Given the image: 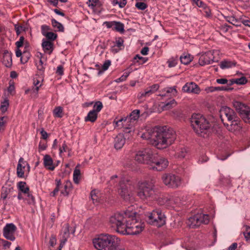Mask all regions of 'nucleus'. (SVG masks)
<instances>
[{"label": "nucleus", "instance_id": "15", "mask_svg": "<svg viewBox=\"0 0 250 250\" xmlns=\"http://www.w3.org/2000/svg\"><path fill=\"white\" fill-rule=\"evenodd\" d=\"M16 229L17 227L13 223L7 224L3 228V235L6 239L13 241L15 239L14 234Z\"/></svg>", "mask_w": 250, "mask_h": 250}, {"label": "nucleus", "instance_id": "33", "mask_svg": "<svg viewBox=\"0 0 250 250\" xmlns=\"http://www.w3.org/2000/svg\"><path fill=\"white\" fill-rule=\"evenodd\" d=\"M226 20L229 22L231 24L236 26H239L241 25L242 23L241 19H236L233 16L227 17L226 18Z\"/></svg>", "mask_w": 250, "mask_h": 250}, {"label": "nucleus", "instance_id": "43", "mask_svg": "<svg viewBox=\"0 0 250 250\" xmlns=\"http://www.w3.org/2000/svg\"><path fill=\"white\" fill-rule=\"evenodd\" d=\"M53 114L55 117L62 118L63 116V109L61 106H57L53 110Z\"/></svg>", "mask_w": 250, "mask_h": 250}, {"label": "nucleus", "instance_id": "39", "mask_svg": "<svg viewBox=\"0 0 250 250\" xmlns=\"http://www.w3.org/2000/svg\"><path fill=\"white\" fill-rule=\"evenodd\" d=\"M247 82V79H230L228 84L231 85L234 83H236L238 85H242L246 83Z\"/></svg>", "mask_w": 250, "mask_h": 250}, {"label": "nucleus", "instance_id": "8", "mask_svg": "<svg viewBox=\"0 0 250 250\" xmlns=\"http://www.w3.org/2000/svg\"><path fill=\"white\" fill-rule=\"evenodd\" d=\"M147 222L152 225L160 227L166 223V216L161 210L156 209L146 214Z\"/></svg>", "mask_w": 250, "mask_h": 250}, {"label": "nucleus", "instance_id": "63", "mask_svg": "<svg viewBox=\"0 0 250 250\" xmlns=\"http://www.w3.org/2000/svg\"><path fill=\"white\" fill-rule=\"evenodd\" d=\"M15 28L16 30V33L18 35H20L21 32L23 30V27L21 26H19L17 24L15 25Z\"/></svg>", "mask_w": 250, "mask_h": 250}, {"label": "nucleus", "instance_id": "42", "mask_svg": "<svg viewBox=\"0 0 250 250\" xmlns=\"http://www.w3.org/2000/svg\"><path fill=\"white\" fill-rule=\"evenodd\" d=\"M123 121L124 122V123L126 122V124H127L128 123L127 118H125V119L121 118V119L118 120V121L114 120L113 123L116 124V126L119 127L121 125L123 128H124L123 125L124 126V127L125 126H129V125H132L133 126V125H131V124H129L128 125L124 124L123 123Z\"/></svg>", "mask_w": 250, "mask_h": 250}, {"label": "nucleus", "instance_id": "62", "mask_svg": "<svg viewBox=\"0 0 250 250\" xmlns=\"http://www.w3.org/2000/svg\"><path fill=\"white\" fill-rule=\"evenodd\" d=\"M67 148V146L66 144H65V142H63L62 146L60 147V148H59L60 153L61 154L63 152H65L66 151Z\"/></svg>", "mask_w": 250, "mask_h": 250}, {"label": "nucleus", "instance_id": "22", "mask_svg": "<svg viewBox=\"0 0 250 250\" xmlns=\"http://www.w3.org/2000/svg\"><path fill=\"white\" fill-rule=\"evenodd\" d=\"M43 165L44 167L50 170H53L56 166L53 164L52 158L49 155L46 154L43 157Z\"/></svg>", "mask_w": 250, "mask_h": 250}, {"label": "nucleus", "instance_id": "37", "mask_svg": "<svg viewBox=\"0 0 250 250\" xmlns=\"http://www.w3.org/2000/svg\"><path fill=\"white\" fill-rule=\"evenodd\" d=\"M113 30L123 33L125 32L124 24L121 22L115 21Z\"/></svg>", "mask_w": 250, "mask_h": 250}, {"label": "nucleus", "instance_id": "53", "mask_svg": "<svg viewBox=\"0 0 250 250\" xmlns=\"http://www.w3.org/2000/svg\"><path fill=\"white\" fill-rule=\"evenodd\" d=\"M9 85L7 88V91L9 93L12 94V93L15 91L14 82L11 79L9 81Z\"/></svg>", "mask_w": 250, "mask_h": 250}, {"label": "nucleus", "instance_id": "19", "mask_svg": "<svg viewBox=\"0 0 250 250\" xmlns=\"http://www.w3.org/2000/svg\"><path fill=\"white\" fill-rule=\"evenodd\" d=\"M154 200H156L158 204L161 206L166 205L167 206H171L172 202L174 201L173 199H170L168 196L164 195L159 196L158 194L157 199Z\"/></svg>", "mask_w": 250, "mask_h": 250}, {"label": "nucleus", "instance_id": "24", "mask_svg": "<svg viewBox=\"0 0 250 250\" xmlns=\"http://www.w3.org/2000/svg\"><path fill=\"white\" fill-rule=\"evenodd\" d=\"M236 62L235 61H231L229 60H225L221 61L219 65L222 69H228L235 66Z\"/></svg>", "mask_w": 250, "mask_h": 250}, {"label": "nucleus", "instance_id": "9", "mask_svg": "<svg viewBox=\"0 0 250 250\" xmlns=\"http://www.w3.org/2000/svg\"><path fill=\"white\" fill-rule=\"evenodd\" d=\"M119 186V194L125 201L131 202L133 200L134 198L130 191L131 184L129 181L122 177L120 180Z\"/></svg>", "mask_w": 250, "mask_h": 250}, {"label": "nucleus", "instance_id": "35", "mask_svg": "<svg viewBox=\"0 0 250 250\" xmlns=\"http://www.w3.org/2000/svg\"><path fill=\"white\" fill-rule=\"evenodd\" d=\"M44 67L43 66V63L42 61L41 60L39 62V63L37 65V76L39 77H44Z\"/></svg>", "mask_w": 250, "mask_h": 250}, {"label": "nucleus", "instance_id": "55", "mask_svg": "<svg viewBox=\"0 0 250 250\" xmlns=\"http://www.w3.org/2000/svg\"><path fill=\"white\" fill-rule=\"evenodd\" d=\"M50 30V28L49 26L47 25H42L41 26V31L43 36L46 35V33H47L48 31Z\"/></svg>", "mask_w": 250, "mask_h": 250}, {"label": "nucleus", "instance_id": "57", "mask_svg": "<svg viewBox=\"0 0 250 250\" xmlns=\"http://www.w3.org/2000/svg\"><path fill=\"white\" fill-rule=\"evenodd\" d=\"M6 117H2L0 118V130H3L4 129L6 121L5 119Z\"/></svg>", "mask_w": 250, "mask_h": 250}, {"label": "nucleus", "instance_id": "59", "mask_svg": "<svg viewBox=\"0 0 250 250\" xmlns=\"http://www.w3.org/2000/svg\"><path fill=\"white\" fill-rule=\"evenodd\" d=\"M111 65V61L110 60H106L103 66H102V69L103 70H106L108 67H109V66Z\"/></svg>", "mask_w": 250, "mask_h": 250}, {"label": "nucleus", "instance_id": "25", "mask_svg": "<svg viewBox=\"0 0 250 250\" xmlns=\"http://www.w3.org/2000/svg\"><path fill=\"white\" fill-rule=\"evenodd\" d=\"M16 55L17 57H21V61L23 63L26 62L30 57L29 53L28 52L23 51L22 53L21 50L18 48L16 51Z\"/></svg>", "mask_w": 250, "mask_h": 250}, {"label": "nucleus", "instance_id": "7", "mask_svg": "<svg viewBox=\"0 0 250 250\" xmlns=\"http://www.w3.org/2000/svg\"><path fill=\"white\" fill-rule=\"evenodd\" d=\"M124 134H119L114 139V147L116 149H121L125 143V140L131 139L134 132V127L132 125L129 126L123 125Z\"/></svg>", "mask_w": 250, "mask_h": 250}, {"label": "nucleus", "instance_id": "21", "mask_svg": "<svg viewBox=\"0 0 250 250\" xmlns=\"http://www.w3.org/2000/svg\"><path fill=\"white\" fill-rule=\"evenodd\" d=\"M25 164L28 166V170L30 169V166L26 162H24L22 158H20L17 168V176L19 177L22 178L24 176V171L23 169L25 168V166H23L22 164Z\"/></svg>", "mask_w": 250, "mask_h": 250}, {"label": "nucleus", "instance_id": "13", "mask_svg": "<svg viewBox=\"0 0 250 250\" xmlns=\"http://www.w3.org/2000/svg\"><path fill=\"white\" fill-rule=\"evenodd\" d=\"M152 164L149 167L150 169L157 171H162L165 169L168 166V161L164 157H157L155 155L152 159Z\"/></svg>", "mask_w": 250, "mask_h": 250}, {"label": "nucleus", "instance_id": "45", "mask_svg": "<svg viewBox=\"0 0 250 250\" xmlns=\"http://www.w3.org/2000/svg\"><path fill=\"white\" fill-rule=\"evenodd\" d=\"M81 171L79 169L75 168L73 172V181L74 182L78 184L79 182V177L80 176Z\"/></svg>", "mask_w": 250, "mask_h": 250}, {"label": "nucleus", "instance_id": "54", "mask_svg": "<svg viewBox=\"0 0 250 250\" xmlns=\"http://www.w3.org/2000/svg\"><path fill=\"white\" fill-rule=\"evenodd\" d=\"M243 233L246 241L250 242V227H247Z\"/></svg>", "mask_w": 250, "mask_h": 250}, {"label": "nucleus", "instance_id": "52", "mask_svg": "<svg viewBox=\"0 0 250 250\" xmlns=\"http://www.w3.org/2000/svg\"><path fill=\"white\" fill-rule=\"evenodd\" d=\"M135 6L139 10H144L147 7V5L145 2H137L135 4Z\"/></svg>", "mask_w": 250, "mask_h": 250}, {"label": "nucleus", "instance_id": "18", "mask_svg": "<svg viewBox=\"0 0 250 250\" xmlns=\"http://www.w3.org/2000/svg\"><path fill=\"white\" fill-rule=\"evenodd\" d=\"M1 62L6 67H10L12 64V53L7 50H4L2 54Z\"/></svg>", "mask_w": 250, "mask_h": 250}, {"label": "nucleus", "instance_id": "49", "mask_svg": "<svg viewBox=\"0 0 250 250\" xmlns=\"http://www.w3.org/2000/svg\"><path fill=\"white\" fill-rule=\"evenodd\" d=\"M191 1L193 4H196L199 7L203 8L204 9H206L207 7L206 4L201 0H191Z\"/></svg>", "mask_w": 250, "mask_h": 250}, {"label": "nucleus", "instance_id": "61", "mask_svg": "<svg viewBox=\"0 0 250 250\" xmlns=\"http://www.w3.org/2000/svg\"><path fill=\"white\" fill-rule=\"evenodd\" d=\"M99 0H88V1L87 2V4L88 5V6L93 8L96 5V3Z\"/></svg>", "mask_w": 250, "mask_h": 250}, {"label": "nucleus", "instance_id": "48", "mask_svg": "<svg viewBox=\"0 0 250 250\" xmlns=\"http://www.w3.org/2000/svg\"><path fill=\"white\" fill-rule=\"evenodd\" d=\"M44 36L52 42V41H54L56 39L57 35L53 32H49L46 33V35Z\"/></svg>", "mask_w": 250, "mask_h": 250}, {"label": "nucleus", "instance_id": "31", "mask_svg": "<svg viewBox=\"0 0 250 250\" xmlns=\"http://www.w3.org/2000/svg\"><path fill=\"white\" fill-rule=\"evenodd\" d=\"M72 184L71 182L67 181H66L65 184L64 186V189L61 190V194L64 196H68L69 194L70 191L71 190Z\"/></svg>", "mask_w": 250, "mask_h": 250}, {"label": "nucleus", "instance_id": "11", "mask_svg": "<svg viewBox=\"0 0 250 250\" xmlns=\"http://www.w3.org/2000/svg\"><path fill=\"white\" fill-rule=\"evenodd\" d=\"M209 222L208 215L206 214L197 213L189 217L187 222L190 228H196L201 224H207Z\"/></svg>", "mask_w": 250, "mask_h": 250}, {"label": "nucleus", "instance_id": "41", "mask_svg": "<svg viewBox=\"0 0 250 250\" xmlns=\"http://www.w3.org/2000/svg\"><path fill=\"white\" fill-rule=\"evenodd\" d=\"M99 192L96 190H93L91 191L90 195L92 200L94 203H100V200L99 198Z\"/></svg>", "mask_w": 250, "mask_h": 250}, {"label": "nucleus", "instance_id": "56", "mask_svg": "<svg viewBox=\"0 0 250 250\" xmlns=\"http://www.w3.org/2000/svg\"><path fill=\"white\" fill-rule=\"evenodd\" d=\"M230 85L215 87L214 88L217 90H231L233 88L229 87Z\"/></svg>", "mask_w": 250, "mask_h": 250}, {"label": "nucleus", "instance_id": "20", "mask_svg": "<svg viewBox=\"0 0 250 250\" xmlns=\"http://www.w3.org/2000/svg\"><path fill=\"white\" fill-rule=\"evenodd\" d=\"M182 90L186 92L198 93L199 92V88L197 85L193 82L187 83L183 87Z\"/></svg>", "mask_w": 250, "mask_h": 250}, {"label": "nucleus", "instance_id": "6", "mask_svg": "<svg viewBox=\"0 0 250 250\" xmlns=\"http://www.w3.org/2000/svg\"><path fill=\"white\" fill-rule=\"evenodd\" d=\"M154 186L148 183H142L139 187L137 195L143 201H152L157 199V193L154 189Z\"/></svg>", "mask_w": 250, "mask_h": 250}, {"label": "nucleus", "instance_id": "64", "mask_svg": "<svg viewBox=\"0 0 250 250\" xmlns=\"http://www.w3.org/2000/svg\"><path fill=\"white\" fill-rule=\"evenodd\" d=\"M56 237L53 236V235H52L50 238V240H49V244H50V245L51 246V247H53L55 246V245L56 244Z\"/></svg>", "mask_w": 250, "mask_h": 250}, {"label": "nucleus", "instance_id": "27", "mask_svg": "<svg viewBox=\"0 0 250 250\" xmlns=\"http://www.w3.org/2000/svg\"><path fill=\"white\" fill-rule=\"evenodd\" d=\"M140 110L138 109L134 110L129 115V117H127L128 122H130V124L132 125V122L136 121L139 117Z\"/></svg>", "mask_w": 250, "mask_h": 250}, {"label": "nucleus", "instance_id": "58", "mask_svg": "<svg viewBox=\"0 0 250 250\" xmlns=\"http://www.w3.org/2000/svg\"><path fill=\"white\" fill-rule=\"evenodd\" d=\"M115 21H105L104 22V25L107 28H112L113 29Z\"/></svg>", "mask_w": 250, "mask_h": 250}, {"label": "nucleus", "instance_id": "5", "mask_svg": "<svg viewBox=\"0 0 250 250\" xmlns=\"http://www.w3.org/2000/svg\"><path fill=\"white\" fill-rule=\"evenodd\" d=\"M220 116L222 121H224L223 118L226 117L230 123V125H227V128L229 131L233 132L241 128L239 118L232 109L227 106L222 107L220 110Z\"/></svg>", "mask_w": 250, "mask_h": 250}, {"label": "nucleus", "instance_id": "17", "mask_svg": "<svg viewBox=\"0 0 250 250\" xmlns=\"http://www.w3.org/2000/svg\"><path fill=\"white\" fill-rule=\"evenodd\" d=\"M74 232L75 229L73 228H70L67 224H64L62 228L61 234V245L63 246L69 237L70 233H74Z\"/></svg>", "mask_w": 250, "mask_h": 250}, {"label": "nucleus", "instance_id": "3", "mask_svg": "<svg viewBox=\"0 0 250 250\" xmlns=\"http://www.w3.org/2000/svg\"><path fill=\"white\" fill-rule=\"evenodd\" d=\"M190 123L198 135L204 138L208 136L210 132L211 125L204 116L200 114H193L190 118Z\"/></svg>", "mask_w": 250, "mask_h": 250}, {"label": "nucleus", "instance_id": "51", "mask_svg": "<svg viewBox=\"0 0 250 250\" xmlns=\"http://www.w3.org/2000/svg\"><path fill=\"white\" fill-rule=\"evenodd\" d=\"M176 104V102L174 99L171 100L169 102H166L163 106L166 109H169Z\"/></svg>", "mask_w": 250, "mask_h": 250}, {"label": "nucleus", "instance_id": "32", "mask_svg": "<svg viewBox=\"0 0 250 250\" xmlns=\"http://www.w3.org/2000/svg\"><path fill=\"white\" fill-rule=\"evenodd\" d=\"M97 118V113L94 110L90 111L87 115L85 117V121L94 122Z\"/></svg>", "mask_w": 250, "mask_h": 250}, {"label": "nucleus", "instance_id": "10", "mask_svg": "<svg viewBox=\"0 0 250 250\" xmlns=\"http://www.w3.org/2000/svg\"><path fill=\"white\" fill-rule=\"evenodd\" d=\"M152 150L149 148H145L137 151L135 154V160L139 163L147 165L149 167L152 164L154 156Z\"/></svg>", "mask_w": 250, "mask_h": 250}, {"label": "nucleus", "instance_id": "36", "mask_svg": "<svg viewBox=\"0 0 250 250\" xmlns=\"http://www.w3.org/2000/svg\"><path fill=\"white\" fill-rule=\"evenodd\" d=\"M154 92L150 88L148 87L144 92H140L138 95V98L139 99H142L145 97H149Z\"/></svg>", "mask_w": 250, "mask_h": 250}, {"label": "nucleus", "instance_id": "14", "mask_svg": "<svg viewBox=\"0 0 250 250\" xmlns=\"http://www.w3.org/2000/svg\"><path fill=\"white\" fill-rule=\"evenodd\" d=\"M214 50L209 51L198 55V62L200 65L205 66L217 61L214 56Z\"/></svg>", "mask_w": 250, "mask_h": 250}, {"label": "nucleus", "instance_id": "47", "mask_svg": "<svg viewBox=\"0 0 250 250\" xmlns=\"http://www.w3.org/2000/svg\"><path fill=\"white\" fill-rule=\"evenodd\" d=\"M103 108V104L101 102L98 101L95 103L93 106V109L92 110H94L95 112H96L98 113L100 112Z\"/></svg>", "mask_w": 250, "mask_h": 250}, {"label": "nucleus", "instance_id": "28", "mask_svg": "<svg viewBox=\"0 0 250 250\" xmlns=\"http://www.w3.org/2000/svg\"><path fill=\"white\" fill-rule=\"evenodd\" d=\"M40 82L38 79H36V80L34 79L33 84L34 86L31 89H28L25 90V93L27 94L29 91H31L33 93L37 94L40 87L42 85V83L40 84Z\"/></svg>", "mask_w": 250, "mask_h": 250}, {"label": "nucleus", "instance_id": "12", "mask_svg": "<svg viewBox=\"0 0 250 250\" xmlns=\"http://www.w3.org/2000/svg\"><path fill=\"white\" fill-rule=\"evenodd\" d=\"M163 183L168 188H177L181 185L180 178L174 174L165 173L162 176Z\"/></svg>", "mask_w": 250, "mask_h": 250}, {"label": "nucleus", "instance_id": "2", "mask_svg": "<svg viewBox=\"0 0 250 250\" xmlns=\"http://www.w3.org/2000/svg\"><path fill=\"white\" fill-rule=\"evenodd\" d=\"M158 149L167 147L171 145L176 138L175 132L172 128L164 126H155L147 130L141 136Z\"/></svg>", "mask_w": 250, "mask_h": 250}, {"label": "nucleus", "instance_id": "60", "mask_svg": "<svg viewBox=\"0 0 250 250\" xmlns=\"http://www.w3.org/2000/svg\"><path fill=\"white\" fill-rule=\"evenodd\" d=\"M24 38L23 36H21L19 41L16 42L17 47L19 48L23 45Z\"/></svg>", "mask_w": 250, "mask_h": 250}, {"label": "nucleus", "instance_id": "44", "mask_svg": "<svg viewBox=\"0 0 250 250\" xmlns=\"http://www.w3.org/2000/svg\"><path fill=\"white\" fill-rule=\"evenodd\" d=\"M9 105V100L7 99H5L3 102L1 103L0 110L2 112H5Z\"/></svg>", "mask_w": 250, "mask_h": 250}, {"label": "nucleus", "instance_id": "26", "mask_svg": "<svg viewBox=\"0 0 250 250\" xmlns=\"http://www.w3.org/2000/svg\"><path fill=\"white\" fill-rule=\"evenodd\" d=\"M177 91L175 88V87H167L164 89L162 93L159 95L162 97L168 96L169 94V96H174L176 94Z\"/></svg>", "mask_w": 250, "mask_h": 250}, {"label": "nucleus", "instance_id": "1", "mask_svg": "<svg viewBox=\"0 0 250 250\" xmlns=\"http://www.w3.org/2000/svg\"><path fill=\"white\" fill-rule=\"evenodd\" d=\"M136 212L129 208L123 212H117L109 218L112 227L116 228L118 233L125 235H136L144 229V224L136 219Z\"/></svg>", "mask_w": 250, "mask_h": 250}, {"label": "nucleus", "instance_id": "34", "mask_svg": "<svg viewBox=\"0 0 250 250\" xmlns=\"http://www.w3.org/2000/svg\"><path fill=\"white\" fill-rule=\"evenodd\" d=\"M17 186L19 190L24 194L27 193L29 191V188L24 182H19L17 184Z\"/></svg>", "mask_w": 250, "mask_h": 250}, {"label": "nucleus", "instance_id": "38", "mask_svg": "<svg viewBox=\"0 0 250 250\" xmlns=\"http://www.w3.org/2000/svg\"><path fill=\"white\" fill-rule=\"evenodd\" d=\"M24 194L25 195L24 199L27 201L28 204L32 205L35 203V197L33 196L31 192L29 191Z\"/></svg>", "mask_w": 250, "mask_h": 250}, {"label": "nucleus", "instance_id": "50", "mask_svg": "<svg viewBox=\"0 0 250 250\" xmlns=\"http://www.w3.org/2000/svg\"><path fill=\"white\" fill-rule=\"evenodd\" d=\"M56 182L57 183L56 187L51 193L52 195L54 196H55L59 191L60 186L61 185V182L60 180L56 179Z\"/></svg>", "mask_w": 250, "mask_h": 250}, {"label": "nucleus", "instance_id": "40", "mask_svg": "<svg viewBox=\"0 0 250 250\" xmlns=\"http://www.w3.org/2000/svg\"><path fill=\"white\" fill-rule=\"evenodd\" d=\"M52 26L56 28L58 31L63 32L64 31V27L62 23L59 22L55 19H53L51 21Z\"/></svg>", "mask_w": 250, "mask_h": 250}, {"label": "nucleus", "instance_id": "46", "mask_svg": "<svg viewBox=\"0 0 250 250\" xmlns=\"http://www.w3.org/2000/svg\"><path fill=\"white\" fill-rule=\"evenodd\" d=\"M124 41L123 38L121 37L118 38L116 39L114 45L122 50L124 48Z\"/></svg>", "mask_w": 250, "mask_h": 250}, {"label": "nucleus", "instance_id": "29", "mask_svg": "<svg viewBox=\"0 0 250 250\" xmlns=\"http://www.w3.org/2000/svg\"><path fill=\"white\" fill-rule=\"evenodd\" d=\"M13 190V187H11L10 186L2 187L1 189V198L3 200L7 198L8 194L10 193Z\"/></svg>", "mask_w": 250, "mask_h": 250}, {"label": "nucleus", "instance_id": "30", "mask_svg": "<svg viewBox=\"0 0 250 250\" xmlns=\"http://www.w3.org/2000/svg\"><path fill=\"white\" fill-rule=\"evenodd\" d=\"M181 62L184 64H188L192 60L193 57L189 54L184 53L181 56Z\"/></svg>", "mask_w": 250, "mask_h": 250}, {"label": "nucleus", "instance_id": "4", "mask_svg": "<svg viewBox=\"0 0 250 250\" xmlns=\"http://www.w3.org/2000/svg\"><path fill=\"white\" fill-rule=\"evenodd\" d=\"M118 241V238L114 235L102 234L93 239V243L98 250H116Z\"/></svg>", "mask_w": 250, "mask_h": 250}, {"label": "nucleus", "instance_id": "16", "mask_svg": "<svg viewBox=\"0 0 250 250\" xmlns=\"http://www.w3.org/2000/svg\"><path fill=\"white\" fill-rule=\"evenodd\" d=\"M236 104L239 106V108H237V110L243 120L246 123H250V108L245 106L244 104L238 102H237L234 105L236 106Z\"/></svg>", "mask_w": 250, "mask_h": 250}, {"label": "nucleus", "instance_id": "23", "mask_svg": "<svg viewBox=\"0 0 250 250\" xmlns=\"http://www.w3.org/2000/svg\"><path fill=\"white\" fill-rule=\"evenodd\" d=\"M42 45L44 52L48 53L49 54L52 52L54 48L53 43L51 41L43 39Z\"/></svg>", "mask_w": 250, "mask_h": 250}]
</instances>
